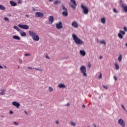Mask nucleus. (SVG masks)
<instances>
[{
	"label": "nucleus",
	"mask_w": 127,
	"mask_h": 127,
	"mask_svg": "<svg viewBox=\"0 0 127 127\" xmlns=\"http://www.w3.org/2000/svg\"><path fill=\"white\" fill-rule=\"evenodd\" d=\"M24 113L26 115H28V113H27V112L24 111Z\"/></svg>",
	"instance_id": "obj_53"
},
{
	"label": "nucleus",
	"mask_w": 127,
	"mask_h": 127,
	"mask_svg": "<svg viewBox=\"0 0 127 127\" xmlns=\"http://www.w3.org/2000/svg\"><path fill=\"white\" fill-rule=\"evenodd\" d=\"M0 10H5V6H4L2 5H0Z\"/></svg>",
	"instance_id": "obj_27"
},
{
	"label": "nucleus",
	"mask_w": 127,
	"mask_h": 127,
	"mask_svg": "<svg viewBox=\"0 0 127 127\" xmlns=\"http://www.w3.org/2000/svg\"><path fill=\"white\" fill-rule=\"evenodd\" d=\"M29 36L30 37H31V38H32V37L35 36L37 34V33H36V32H35L33 31L30 30V31H29Z\"/></svg>",
	"instance_id": "obj_10"
},
{
	"label": "nucleus",
	"mask_w": 127,
	"mask_h": 127,
	"mask_svg": "<svg viewBox=\"0 0 127 127\" xmlns=\"http://www.w3.org/2000/svg\"><path fill=\"white\" fill-rule=\"evenodd\" d=\"M34 41H39V36L37 34L35 36L32 38Z\"/></svg>",
	"instance_id": "obj_15"
},
{
	"label": "nucleus",
	"mask_w": 127,
	"mask_h": 127,
	"mask_svg": "<svg viewBox=\"0 0 127 127\" xmlns=\"http://www.w3.org/2000/svg\"><path fill=\"white\" fill-rule=\"evenodd\" d=\"M56 124H57V125H59V122L58 121H56Z\"/></svg>",
	"instance_id": "obj_49"
},
{
	"label": "nucleus",
	"mask_w": 127,
	"mask_h": 127,
	"mask_svg": "<svg viewBox=\"0 0 127 127\" xmlns=\"http://www.w3.org/2000/svg\"><path fill=\"white\" fill-rule=\"evenodd\" d=\"M18 69H19V66L18 67Z\"/></svg>",
	"instance_id": "obj_60"
},
{
	"label": "nucleus",
	"mask_w": 127,
	"mask_h": 127,
	"mask_svg": "<svg viewBox=\"0 0 127 127\" xmlns=\"http://www.w3.org/2000/svg\"><path fill=\"white\" fill-rule=\"evenodd\" d=\"M62 14L64 16H68V11H63Z\"/></svg>",
	"instance_id": "obj_26"
},
{
	"label": "nucleus",
	"mask_w": 127,
	"mask_h": 127,
	"mask_svg": "<svg viewBox=\"0 0 127 127\" xmlns=\"http://www.w3.org/2000/svg\"><path fill=\"white\" fill-rule=\"evenodd\" d=\"M53 0H49V1H52Z\"/></svg>",
	"instance_id": "obj_57"
},
{
	"label": "nucleus",
	"mask_w": 127,
	"mask_h": 127,
	"mask_svg": "<svg viewBox=\"0 0 127 127\" xmlns=\"http://www.w3.org/2000/svg\"><path fill=\"white\" fill-rule=\"evenodd\" d=\"M1 92L0 93V95H3L4 94V92H5V90H0Z\"/></svg>",
	"instance_id": "obj_34"
},
{
	"label": "nucleus",
	"mask_w": 127,
	"mask_h": 127,
	"mask_svg": "<svg viewBox=\"0 0 127 127\" xmlns=\"http://www.w3.org/2000/svg\"><path fill=\"white\" fill-rule=\"evenodd\" d=\"M53 91H54V88L51 86L49 87V92L51 93Z\"/></svg>",
	"instance_id": "obj_29"
},
{
	"label": "nucleus",
	"mask_w": 127,
	"mask_h": 127,
	"mask_svg": "<svg viewBox=\"0 0 127 127\" xmlns=\"http://www.w3.org/2000/svg\"><path fill=\"white\" fill-rule=\"evenodd\" d=\"M2 117H3V116H2Z\"/></svg>",
	"instance_id": "obj_61"
},
{
	"label": "nucleus",
	"mask_w": 127,
	"mask_h": 127,
	"mask_svg": "<svg viewBox=\"0 0 127 127\" xmlns=\"http://www.w3.org/2000/svg\"><path fill=\"white\" fill-rule=\"evenodd\" d=\"M13 28L14 29H15L16 30H17V31H18L19 32L21 30L20 29H19V28H18V27H17V26H14Z\"/></svg>",
	"instance_id": "obj_28"
},
{
	"label": "nucleus",
	"mask_w": 127,
	"mask_h": 127,
	"mask_svg": "<svg viewBox=\"0 0 127 127\" xmlns=\"http://www.w3.org/2000/svg\"><path fill=\"white\" fill-rule=\"evenodd\" d=\"M26 16L27 17H29V16L28 15H26Z\"/></svg>",
	"instance_id": "obj_54"
},
{
	"label": "nucleus",
	"mask_w": 127,
	"mask_h": 127,
	"mask_svg": "<svg viewBox=\"0 0 127 127\" xmlns=\"http://www.w3.org/2000/svg\"><path fill=\"white\" fill-rule=\"evenodd\" d=\"M126 35V32H125V31L120 30L119 31V32L118 33V37L120 39H123L124 38V35Z\"/></svg>",
	"instance_id": "obj_6"
},
{
	"label": "nucleus",
	"mask_w": 127,
	"mask_h": 127,
	"mask_svg": "<svg viewBox=\"0 0 127 127\" xmlns=\"http://www.w3.org/2000/svg\"><path fill=\"white\" fill-rule=\"evenodd\" d=\"M103 87L104 89H105V90H108V89H109V87H108V86L103 85Z\"/></svg>",
	"instance_id": "obj_36"
},
{
	"label": "nucleus",
	"mask_w": 127,
	"mask_h": 127,
	"mask_svg": "<svg viewBox=\"0 0 127 127\" xmlns=\"http://www.w3.org/2000/svg\"><path fill=\"white\" fill-rule=\"evenodd\" d=\"M9 3L10 4H11V5L12 6H16V5H17V3L12 1V0H10L9 1Z\"/></svg>",
	"instance_id": "obj_18"
},
{
	"label": "nucleus",
	"mask_w": 127,
	"mask_h": 127,
	"mask_svg": "<svg viewBox=\"0 0 127 127\" xmlns=\"http://www.w3.org/2000/svg\"><path fill=\"white\" fill-rule=\"evenodd\" d=\"M56 26L57 29H62V28H63V24L62 23V22L60 21L59 22L56 23Z\"/></svg>",
	"instance_id": "obj_7"
},
{
	"label": "nucleus",
	"mask_w": 127,
	"mask_h": 127,
	"mask_svg": "<svg viewBox=\"0 0 127 127\" xmlns=\"http://www.w3.org/2000/svg\"><path fill=\"white\" fill-rule=\"evenodd\" d=\"M18 27H20V28H22V29H29V26L27 25H22V24H18Z\"/></svg>",
	"instance_id": "obj_8"
},
{
	"label": "nucleus",
	"mask_w": 127,
	"mask_h": 127,
	"mask_svg": "<svg viewBox=\"0 0 127 127\" xmlns=\"http://www.w3.org/2000/svg\"><path fill=\"white\" fill-rule=\"evenodd\" d=\"M102 77H103V75H102V73H100L98 78L99 79H102Z\"/></svg>",
	"instance_id": "obj_38"
},
{
	"label": "nucleus",
	"mask_w": 127,
	"mask_h": 127,
	"mask_svg": "<svg viewBox=\"0 0 127 127\" xmlns=\"http://www.w3.org/2000/svg\"><path fill=\"white\" fill-rule=\"evenodd\" d=\"M99 59H103V56L99 57Z\"/></svg>",
	"instance_id": "obj_51"
},
{
	"label": "nucleus",
	"mask_w": 127,
	"mask_h": 127,
	"mask_svg": "<svg viewBox=\"0 0 127 127\" xmlns=\"http://www.w3.org/2000/svg\"><path fill=\"white\" fill-rule=\"evenodd\" d=\"M122 59H123V56H122V55H120L118 58V60L119 62H122Z\"/></svg>",
	"instance_id": "obj_24"
},
{
	"label": "nucleus",
	"mask_w": 127,
	"mask_h": 127,
	"mask_svg": "<svg viewBox=\"0 0 127 127\" xmlns=\"http://www.w3.org/2000/svg\"><path fill=\"white\" fill-rule=\"evenodd\" d=\"M60 2H59V0H56L55 2H54V4H59Z\"/></svg>",
	"instance_id": "obj_35"
},
{
	"label": "nucleus",
	"mask_w": 127,
	"mask_h": 127,
	"mask_svg": "<svg viewBox=\"0 0 127 127\" xmlns=\"http://www.w3.org/2000/svg\"><path fill=\"white\" fill-rule=\"evenodd\" d=\"M122 107L123 108V109L126 111H127V109H126V108H125V106H124V105H121Z\"/></svg>",
	"instance_id": "obj_40"
},
{
	"label": "nucleus",
	"mask_w": 127,
	"mask_h": 127,
	"mask_svg": "<svg viewBox=\"0 0 127 127\" xmlns=\"http://www.w3.org/2000/svg\"><path fill=\"white\" fill-rule=\"evenodd\" d=\"M33 69H35V70H36V71H40L41 72H42L43 71L42 69L39 68L33 67Z\"/></svg>",
	"instance_id": "obj_30"
},
{
	"label": "nucleus",
	"mask_w": 127,
	"mask_h": 127,
	"mask_svg": "<svg viewBox=\"0 0 127 127\" xmlns=\"http://www.w3.org/2000/svg\"><path fill=\"white\" fill-rule=\"evenodd\" d=\"M62 8L63 11H68V9H67V8H66L64 5H62Z\"/></svg>",
	"instance_id": "obj_23"
},
{
	"label": "nucleus",
	"mask_w": 127,
	"mask_h": 127,
	"mask_svg": "<svg viewBox=\"0 0 127 127\" xmlns=\"http://www.w3.org/2000/svg\"><path fill=\"white\" fill-rule=\"evenodd\" d=\"M19 32L21 36H22V37H25V36H26V33L22 31L21 30H20V31Z\"/></svg>",
	"instance_id": "obj_17"
},
{
	"label": "nucleus",
	"mask_w": 127,
	"mask_h": 127,
	"mask_svg": "<svg viewBox=\"0 0 127 127\" xmlns=\"http://www.w3.org/2000/svg\"><path fill=\"white\" fill-rule=\"evenodd\" d=\"M118 124L122 127H126V122L124 121V119L120 118L118 120Z\"/></svg>",
	"instance_id": "obj_4"
},
{
	"label": "nucleus",
	"mask_w": 127,
	"mask_h": 127,
	"mask_svg": "<svg viewBox=\"0 0 127 127\" xmlns=\"http://www.w3.org/2000/svg\"><path fill=\"white\" fill-rule=\"evenodd\" d=\"M115 68L116 70H119L120 69V65H119V64L117 63H115Z\"/></svg>",
	"instance_id": "obj_25"
},
{
	"label": "nucleus",
	"mask_w": 127,
	"mask_h": 127,
	"mask_svg": "<svg viewBox=\"0 0 127 127\" xmlns=\"http://www.w3.org/2000/svg\"><path fill=\"white\" fill-rule=\"evenodd\" d=\"M12 105L14 107H16L17 109H18L20 107V104L16 101H13L12 103Z\"/></svg>",
	"instance_id": "obj_12"
},
{
	"label": "nucleus",
	"mask_w": 127,
	"mask_h": 127,
	"mask_svg": "<svg viewBox=\"0 0 127 127\" xmlns=\"http://www.w3.org/2000/svg\"><path fill=\"white\" fill-rule=\"evenodd\" d=\"M80 73L83 75V77H88V74H87V68L86 66L84 65H81L79 68Z\"/></svg>",
	"instance_id": "obj_2"
},
{
	"label": "nucleus",
	"mask_w": 127,
	"mask_h": 127,
	"mask_svg": "<svg viewBox=\"0 0 127 127\" xmlns=\"http://www.w3.org/2000/svg\"><path fill=\"white\" fill-rule=\"evenodd\" d=\"M4 19L5 21H9V19H8V18L7 17H4Z\"/></svg>",
	"instance_id": "obj_37"
},
{
	"label": "nucleus",
	"mask_w": 127,
	"mask_h": 127,
	"mask_svg": "<svg viewBox=\"0 0 127 127\" xmlns=\"http://www.w3.org/2000/svg\"><path fill=\"white\" fill-rule=\"evenodd\" d=\"M100 43L101 44H104V45H106L107 44V43H106V41H105L104 40L101 41Z\"/></svg>",
	"instance_id": "obj_33"
},
{
	"label": "nucleus",
	"mask_w": 127,
	"mask_h": 127,
	"mask_svg": "<svg viewBox=\"0 0 127 127\" xmlns=\"http://www.w3.org/2000/svg\"><path fill=\"white\" fill-rule=\"evenodd\" d=\"M46 58L47 59H49V60L50 59V58L49 56H46Z\"/></svg>",
	"instance_id": "obj_48"
},
{
	"label": "nucleus",
	"mask_w": 127,
	"mask_h": 127,
	"mask_svg": "<svg viewBox=\"0 0 127 127\" xmlns=\"http://www.w3.org/2000/svg\"><path fill=\"white\" fill-rule=\"evenodd\" d=\"M79 53L80 54H81V55H82V56H85L86 55V51H84V50H80L79 51Z\"/></svg>",
	"instance_id": "obj_20"
},
{
	"label": "nucleus",
	"mask_w": 127,
	"mask_h": 127,
	"mask_svg": "<svg viewBox=\"0 0 127 127\" xmlns=\"http://www.w3.org/2000/svg\"><path fill=\"white\" fill-rule=\"evenodd\" d=\"M70 126H71V127H76V123L73 121H70L69 122Z\"/></svg>",
	"instance_id": "obj_21"
},
{
	"label": "nucleus",
	"mask_w": 127,
	"mask_h": 127,
	"mask_svg": "<svg viewBox=\"0 0 127 127\" xmlns=\"http://www.w3.org/2000/svg\"><path fill=\"white\" fill-rule=\"evenodd\" d=\"M13 124L14 126H19V123L16 121L13 122Z\"/></svg>",
	"instance_id": "obj_32"
},
{
	"label": "nucleus",
	"mask_w": 127,
	"mask_h": 127,
	"mask_svg": "<svg viewBox=\"0 0 127 127\" xmlns=\"http://www.w3.org/2000/svg\"><path fill=\"white\" fill-rule=\"evenodd\" d=\"M113 11H114L115 13H118V11L115 8L113 9Z\"/></svg>",
	"instance_id": "obj_43"
},
{
	"label": "nucleus",
	"mask_w": 127,
	"mask_h": 127,
	"mask_svg": "<svg viewBox=\"0 0 127 127\" xmlns=\"http://www.w3.org/2000/svg\"><path fill=\"white\" fill-rule=\"evenodd\" d=\"M122 5L124 11H125L126 12H127V6L125 5V4H122Z\"/></svg>",
	"instance_id": "obj_22"
},
{
	"label": "nucleus",
	"mask_w": 127,
	"mask_h": 127,
	"mask_svg": "<svg viewBox=\"0 0 127 127\" xmlns=\"http://www.w3.org/2000/svg\"><path fill=\"white\" fill-rule=\"evenodd\" d=\"M29 36L30 37H31V38H32V37L35 36L37 34V33H36V32H35L33 31L30 30V31H29Z\"/></svg>",
	"instance_id": "obj_11"
},
{
	"label": "nucleus",
	"mask_w": 127,
	"mask_h": 127,
	"mask_svg": "<svg viewBox=\"0 0 127 127\" xmlns=\"http://www.w3.org/2000/svg\"><path fill=\"white\" fill-rule=\"evenodd\" d=\"M58 86L60 89H65L66 88V85L64 83H60Z\"/></svg>",
	"instance_id": "obj_16"
},
{
	"label": "nucleus",
	"mask_w": 127,
	"mask_h": 127,
	"mask_svg": "<svg viewBox=\"0 0 127 127\" xmlns=\"http://www.w3.org/2000/svg\"><path fill=\"white\" fill-rule=\"evenodd\" d=\"M82 107H83V108H85V105H82Z\"/></svg>",
	"instance_id": "obj_55"
},
{
	"label": "nucleus",
	"mask_w": 127,
	"mask_h": 127,
	"mask_svg": "<svg viewBox=\"0 0 127 127\" xmlns=\"http://www.w3.org/2000/svg\"><path fill=\"white\" fill-rule=\"evenodd\" d=\"M0 69H3V67H2V66L1 65H0Z\"/></svg>",
	"instance_id": "obj_52"
},
{
	"label": "nucleus",
	"mask_w": 127,
	"mask_h": 127,
	"mask_svg": "<svg viewBox=\"0 0 127 127\" xmlns=\"http://www.w3.org/2000/svg\"><path fill=\"white\" fill-rule=\"evenodd\" d=\"M13 39H15V40H20V37H19L17 35H13L12 36Z\"/></svg>",
	"instance_id": "obj_19"
},
{
	"label": "nucleus",
	"mask_w": 127,
	"mask_h": 127,
	"mask_svg": "<svg viewBox=\"0 0 127 127\" xmlns=\"http://www.w3.org/2000/svg\"><path fill=\"white\" fill-rule=\"evenodd\" d=\"M67 106H70V104L67 103Z\"/></svg>",
	"instance_id": "obj_56"
},
{
	"label": "nucleus",
	"mask_w": 127,
	"mask_h": 127,
	"mask_svg": "<svg viewBox=\"0 0 127 127\" xmlns=\"http://www.w3.org/2000/svg\"><path fill=\"white\" fill-rule=\"evenodd\" d=\"M27 68L30 70H32V69H33V67L32 68V67L31 66H28Z\"/></svg>",
	"instance_id": "obj_42"
},
{
	"label": "nucleus",
	"mask_w": 127,
	"mask_h": 127,
	"mask_svg": "<svg viewBox=\"0 0 127 127\" xmlns=\"http://www.w3.org/2000/svg\"><path fill=\"white\" fill-rule=\"evenodd\" d=\"M70 0L72 3H69V6H71V7H72V8H74V9H75L76 6H77V2H76V0Z\"/></svg>",
	"instance_id": "obj_5"
},
{
	"label": "nucleus",
	"mask_w": 127,
	"mask_h": 127,
	"mask_svg": "<svg viewBox=\"0 0 127 127\" xmlns=\"http://www.w3.org/2000/svg\"><path fill=\"white\" fill-rule=\"evenodd\" d=\"M44 14L40 12H36L35 13V16L36 17H43Z\"/></svg>",
	"instance_id": "obj_14"
},
{
	"label": "nucleus",
	"mask_w": 127,
	"mask_h": 127,
	"mask_svg": "<svg viewBox=\"0 0 127 127\" xmlns=\"http://www.w3.org/2000/svg\"><path fill=\"white\" fill-rule=\"evenodd\" d=\"M101 21L102 23H103V24H105V23H106V18H102L101 20Z\"/></svg>",
	"instance_id": "obj_31"
},
{
	"label": "nucleus",
	"mask_w": 127,
	"mask_h": 127,
	"mask_svg": "<svg viewBox=\"0 0 127 127\" xmlns=\"http://www.w3.org/2000/svg\"><path fill=\"white\" fill-rule=\"evenodd\" d=\"M88 67L89 68H91V67H92V65H91V63H88Z\"/></svg>",
	"instance_id": "obj_39"
},
{
	"label": "nucleus",
	"mask_w": 127,
	"mask_h": 127,
	"mask_svg": "<svg viewBox=\"0 0 127 127\" xmlns=\"http://www.w3.org/2000/svg\"><path fill=\"white\" fill-rule=\"evenodd\" d=\"M19 63H20V64H22V60H21V59H19Z\"/></svg>",
	"instance_id": "obj_45"
},
{
	"label": "nucleus",
	"mask_w": 127,
	"mask_h": 127,
	"mask_svg": "<svg viewBox=\"0 0 127 127\" xmlns=\"http://www.w3.org/2000/svg\"><path fill=\"white\" fill-rule=\"evenodd\" d=\"M25 56H31L30 54H25Z\"/></svg>",
	"instance_id": "obj_46"
},
{
	"label": "nucleus",
	"mask_w": 127,
	"mask_h": 127,
	"mask_svg": "<svg viewBox=\"0 0 127 127\" xmlns=\"http://www.w3.org/2000/svg\"><path fill=\"white\" fill-rule=\"evenodd\" d=\"M126 46L127 47V43L126 44Z\"/></svg>",
	"instance_id": "obj_59"
},
{
	"label": "nucleus",
	"mask_w": 127,
	"mask_h": 127,
	"mask_svg": "<svg viewBox=\"0 0 127 127\" xmlns=\"http://www.w3.org/2000/svg\"><path fill=\"white\" fill-rule=\"evenodd\" d=\"M4 68H5L6 69L7 68L6 67V66H4Z\"/></svg>",
	"instance_id": "obj_58"
},
{
	"label": "nucleus",
	"mask_w": 127,
	"mask_h": 127,
	"mask_svg": "<svg viewBox=\"0 0 127 127\" xmlns=\"http://www.w3.org/2000/svg\"><path fill=\"white\" fill-rule=\"evenodd\" d=\"M18 3H21V1L20 0H19L18 1Z\"/></svg>",
	"instance_id": "obj_50"
},
{
	"label": "nucleus",
	"mask_w": 127,
	"mask_h": 127,
	"mask_svg": "<svg viewBox=\"0 0 127 127\" xmlns=\"http://www.w3.org/2000/svg\"><path fill=\"white\" fill-rule=\"evenodd\" d=\"M81 8H82L83 10V12L84 14H88L89 13V8L87 6H85L83 4L80 5Z\"/></svg>",
	"instance_id": "obj_3"
},
{
	"label": "nucleus",
	"mask_w": 127,
	"mask_h": 127,
	"mask_svg": "<svg viewBox=\"0 0 127 127\" xmlns=\"http://www.w3.org/2000/svg\"><path fill=\"white\" fill-rule=\"evenodd\" d=\"M114 79L115 81H117L118 80V78L116 76H114Z\"/></svg>",
	"instance_id": "obj_41"
},
{
	"label": "nucleus",
	"mask_w": 127,
	"mask_h": 127,
	"mask_svg": "<svg viewBox=\"0 0 127 127\" xmlns=\"http://www.w3.org/2000/svg\"><path fill=\"white\" fill-rule=\"evenodd\" d=\"M71 26L74 27V28H78V27H79V24H78L77 21H74L72 22Z\"/></svg>",
	"instance_id": "obj_13"
},
{
	"label": "nucleus",
	"mask_w": 127,
	"mask_h": 127,
	"mask_svg": "<svg viewBox=\"0 0 127 127\" xmlns=\"http://www.w3.org/2000/svg\"><path fill=\"white\" fill-rule=\"evenodd\" d=\"M9 114H10V115H13V112L12 111H9Z\"/></svg>",
	"instance_id": "obj_47"
},
{
	"label": "nucleus",
	"mask_w": 127,
	"mask_h": 127,
	"mask_svg": "<svg viewBox=\"0 0 127 127\" xmlns=\"http://www.w3.org/2000/svg\"><path fill=\"white\" fill-rule=\"evenodd\" d=\"M72 36L76 44H77L78 45H82L84 44V41H83L82 40L79 38V37H78V36H77L76 34H72Z\"/></svg>",
	"instance_id": "obj_1"
},
{
	"label": "nucleus",
	"mask_w": 127,
	"mask_h": 127,
	"mask_svg": "<svg viewBox=\"0 0 127 127\" xmlns=\"http://www.w3.org/2000/svg\"><path fill=\"white\" fill-rule=\"evenodd\" d=\"M49 24H52L54 21V17L53 16H50L48 17Z\"/></svg>",
	"instance_id": "obj_9"
},
{
	"label": "nucleus",
	"mask_w": 127,
	"mask_h": 127,
	"mask_svg": "<svg viewBox=\"0 0 127 127\" xmlns=\"http://www.w3.org/2000/svg\"><path fill=\"white\" fill-rule=\"evenodd\" d=\"M124 31H127V27H124Z\"/></svg>",
	"instance_id": "obj_44"
}]
</instances>
